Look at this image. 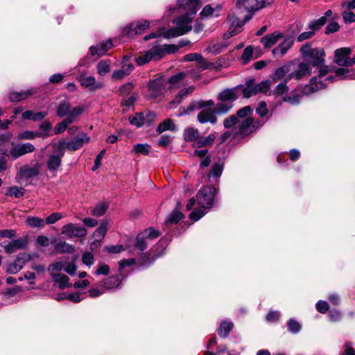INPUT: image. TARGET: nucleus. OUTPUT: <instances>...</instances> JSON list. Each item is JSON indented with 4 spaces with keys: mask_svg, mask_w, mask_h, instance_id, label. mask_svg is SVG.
I'll return each instance as SVG.
<instances>
[{
    "mask_svg": "<svg viewBox=\"0 0 355 355\" xmlns=\"http://www.w3.org/2000/svg\"><path fill=\"white\" fill-rule=\"evenodd\" d=\"M300 51L304 62L319 69V75L311 79V86L309 89H323L327 87L328 83H331L339 76L329 73V67L324 64L325 53L323 49L311 48L310 43L303 45Z\"/></svg>",
    "mask_w": 355,
    "mask_h": 355,
    "instance_id": "f257e3e1",
    "label": "nucleus"
},
{
    "mask_svg": "<svg viewBox=\"0 0 355 355\" xmlns=\"http://www.w3.org/2000/svg\"><path fill=\"white\" fill-rule=\"evenodd\" d=\"M193 17L184 14L173 19V23L175 24V28L166 30L159 28L157 32H153L144 37V40L147 41L159 36H163L166 39H171L179 37L189 32L192 29L191 22Z\"/></svg>",
    "mask_w": 355,
    "mask_h": 355,
    "instance_id": "f03ea898",
    "label": "nucleus"
},
{
    "mask_svg": "<svg viewBox=\"0 0 355 355\" xmlns=\"http://www.w3.org/2000/svg\"><path fill=\"white\" fill-rule=\"evenodd\" d=\"M179 49V47L175 44H160L156 42L149 50L146 51L144 55L136 58L138 65L145 64L152 60H159L166 54L175 53Z\"/></svg>",
    "mask_w": 355,
    "mask_h": 355,
    "instance_id": "7ed1b4c3",
    "label": "nucleus"
},
{
    "mask_svg": "<svg viewBox=\"0 0 355 355\" xmlns=\"http://www.w3.org/2000/svg\"><path fill=\"white\" fill-rule=\"evenodd\" d=\"M213 105H214V101L213 100H200L193 102L189 107V110L193 111L208 107L198 113L197 120L200 123H210L211 124H215L217 122L216 112L214 109L210 108V107Z\"/></svg>",
    "mask_w": 355,
    "mask_h": 355,
    "instance_id": "20e7f679",
    "label": "nucleus"
},
{
    "mask_svg": "<svg viewBox=\"0 0 355 355\" xmlns=\"http://www.w3.org/2000/svg\"><path fill=\"white\" fill-rule=\"evenodd\" d=\"M293 62H290L277 68L270 78L263 80L259 83V87L257 89H270L272 83H277V81L282 80L283 78H284V83H279L277 86L276 89H288V87L286 85V84L291 80L288 79V77L292 71V67H293Z\"/></svg>",
    "mask_w": 355,
    "mask_h": 355,
    "instance_id": "39448f33",
    "label": "nucleus"
},
{
    "mask_svg": "<svg viewBox=\"0 0 355 355\" xmlns=\"http://www.w3.org/2000/svg\"><path fill=\"white\" fill-rule=\"evenodd\" d=\"M113 47L112 40H108L96 45L91 46L89 49L88 55L80 59L78 66L86 67L89 64V56L94 58L95 60L105 55L107 52Z\"/></svg>",
    "mask_w": 355,
    "mask_h": 355,
    "instance_id": "423d86ee",
    "label": "nucleus"
},
{
    "mask_svg": "<svg viewBox=\"0 0 355 355\" xmlns=\"http://www.w3.org/2000/svg\"><path fill=\"white\" fill-rule=\"evenodd\" d=\"M238 98L234 90H223L218 95L219 102L214 110L218 114H225L233 107V102Z\"/></svg>",
    "mask_w": 355,
    "mask_h": 355,
    "instance_id": "0eeeda50",
    "label": "nucleus"
},
{
    "mask_svg": "<svg viewBox=\"0 0 355 355\" xmlns=\"http://www.w3.org/2000/svg\"><path fill=\"white\" fill-rule=\"evenodd\" d=\"M272 1L273 0H236V7L241 12L251 13L271 4Z\"/></svg>",
    "mask_w": 355,
    "mask_h": 355,
    "instance_id": "6e6552de",
    "label": "nucleus"
},
{
    "mask_svg": "<svg viewBox=\"0 0 355 355\" xmlns=\"http://www.w3.org/2000/svg\"><path fill=\"white\" fill-rule=\"evenodd\" d=\"M216 188L211 186L204 187L196 196L198 204L204 209H210L214 203Z\"/></svg>",
    "mask_w": 355,
    "mask_h": 355,
    "instance_id": "1a4fd4ad",
    "label": "nucleus"
},
{
    "mask_svg": "<svg viewBox=\"0 0 355 355\" xmlns=\"http://www.w3.org/2000/svg\"><path fill=\"white\" fill-rule=\"evenodd\" d=\"M10 146L6 156L12 160H15L26 154L33 153L35 150L34 146L31 143L15 144L12 142Z\"/></svg>",
    "mask_w": 355,
    "mask_h": 355,
    "instance_id": "9d476101",
    "label": "nucleus"
},
{
    "mask_svg": "<svg viewBox=\"0 0 355 355\" xmlns=\"http://www.w3.org/2000/svg\"><path fill=\"white\" fill-rule=\"evenodd\" d=\"M155 22L148 20H141L131 23L123 30V34L130 37H132L137 35H141L145 32L151 26H154Z\"/></svg>",
    "mask_w": 355,
    "mask_h": 355,
    "instance_id": "9b49d317",
    "label": "nucleus"
},
{
    "mask_svg": "<svg viewBox=\"0 0 355 355\" xmlns=\"http://www.w3.org/2000/svg\"><path fill=\"white\" fill-rule=\"evenodd\" d=\"M263 125L258 119H254L250 116L245 119L239 125L236 134L246 136L255 131Z\"/></svg>",
    "mask_w": 355,
    "mask_h": 355,
    "instance_id": "f8f14e48",
    "label": "nucleus"
},
{
    "mask_svg": "<svg viewBox=\"0 0 355 355\" xmlns=\"http://www.w3.org/2000/svg\"><path fill=\"white\" fill-rule=\"evenodd\" d=\"M251 17V15L248 14L245 15L242 19H240L234 14L230 15L229 17L230 21V26L228 32L224 34V38L225 40H227L230 37H232L233 35L237 34L240 31L238 29L241 28L245 24L246 21L250 20Z\"/></svg>",
    "mask_w": 355,
    "mask_h": 355,
    "instance_id": "ddd939ff",
    "label": "nucleus"
},
{
    "mask_svg": "<svg viewBox=\"0 0 355 355\" xmlns=\"http://www.w3.org/2000/svg\"><path fill=\"white\" fill-rule=\"evenodd\" d=\"M28 245V239L26 237L14 239L10 242H2L0 245L3 248L8 254H12L17 250L25 249Z\"/></svg>",
    "mask_w": 355,
    "mask_h": 355,
    "instance_id": "4468645a",
    "label": "nucleus"
},
{
    "mask_svg": "<svg viewBox=\"0 0 355 355\" xmlns=\"http://www.w3.org/2000/svg\"><path fill=\"white\" fill-rule=\"evenodd\" d=\"M31 254L27 253L19 254L15 260L8 265L7 272L10 274H16L20 271L24 265L31 259Z\"/></svg>",
    "mask_w": 355,
    "mask_h": 355,
    "instance_id": "2eb2a0df",
    "label": "nucleus"
},
{
    "mask_svg": "<svg viewBox=\"0 0 355 355\" xmlns=\"http://www.w3.org/2000/svg\"><path fill=\"white\" fill-rule=\"evenodd\" d=\"M62 234L69 239L74 237L81 238L87 234V230L83 227L77 226L73 223H68L62 227Z\"/></svg>",
    "mask_w": 355,
    "mask_h": 355,
    "instance_id": "dca6fc26",
    "label": "nucleus"
},
{
    "mask_svg": "<svg viewBox=\"0 0 355 355\" xmlns=\"http://www.w3.org/2000/svg\"><path fill=\"white\" fill-rule=\"evenodd\" d=\"M201 0H178L177 5L179 8L185 10L186 15L194 17L199 10Z\"/></svg>",
    "mask_w": 355,
    "mask_h": 355,
    "instance_id": "f3484780",
    "label": "nucleus"
},
{
    "mask_svg": "<svg viewBox=\"0 0 355 355\" xmlns=\"http://www.w3.org/2000/svg\"><path fill=\"white\" fill-rule=\"evenodd\" d=\"M294 44V37L291 35L284 37V40L272 51L275 57L284 56Z\"/></svg>",
    "mask_w": 355,
    "mask_h": 355,
    "instance_id": "a211bd4d",
    "label": "nucleus"
},
{
    "mask_svg": "<svg viewBox=\"0 0 355 355\" xmlns=\"http://www.w3.org/2000/svg\"><path fill=\"white\" fill-rule=\"evenodd\" d=\"M311 72V68L309 64L302 62L298 64L296 69H294L292 67V71L289 73L288 79L295 78V80H299L304 76L309 75Z\"/></svg>",
    "mask_w": 355,
    "mask_h": 355,
    "instance_id": "6ab92c4d",
    "label": "nucleus"
},
{
    "mask_svg": "<svg viewBox=\"0 0 355 355\" xmlns=\"http://www.w3.org/2000/svg\"><path fill=\"white\" fill-rule=\"evenodd\" d=\"M89 141L90 137L85 132H80L71 141L67 142V150L75 151L80 148L84 144L89 143Z\"/></svg>",
    "mask_w": 355,
    "mask_h": 355,
    "instance_id": "aec40b11",
    "label": "nucleus"
},
{
    "mask_svg": "<svg viewBox=\"0 0 355 355\" xmlns=\"http://www.w3.org/2000/svg\"><path fill=\"white\" fill-rule=\"evenodd\" d=\"M352 49L348 47H343L336 49L334 52V62L339 66L348 67L349 55Z\"/></svg>",
    "mask_w": 355,
    "mask_h": 355,
    "instance_id": "412c9836",
    "label": "nucleus"
},
{
    "mask_svg": "<svg viewBox=\"0 0 355 355\" xmlns=\"http://www.w3.org/2000/svg\"><path fill=\"white\" fill-rule=\"evenodd\" d=\"M222 7L218 4L206 5L200 13L201 19L218 17L221 12Z\"/></svg>",
    "mask_w": 355,
    "mask_h": 355,
    "instance_id": "4be33fe9",
    "label": "nucleus"
},
{
    "mask_svg": "<svg viewBox=\"0 0 355 355\" xmlns=\"http://www.w3.org/2000/svg\"><path fill=\"white\" fill-rule=\"evenodd\" d=\"M185 61H197L198 63V69L202 71L206 69H211L214 67L213 63H208L203 57L197 53H189L184 57Z\"/></svg>",
    "mask_w": 355,
    "mask_h": 355,
    "instance_id": "5701e85b",
    "label": "nucleus"
},
{
    "mask_svg": "<svg viewBox=\"0 0 355 355\" xmlns=\"http://www.w3.org/2000/svg\"><path fill=\"white\" fill-rule=\"evenodd\" d=\"M39 174V169L37 166L30 167L28 165L22 166L17 172V178L28 179L35 177Z\"/></svg>",
    "mask_w": 355,
    "mask_h": 355,
    "instance_id": "b1692460",
    "label": "nucleus"
},
{
    "mask_svg": "<svg viewBox=\"0 0 355 355\" xmlns=\"http://www.w3.org/2000/svg\"><path fill=\"white\" fill-rule=\"evenodd\" d=\"M283 34L279 32H274L272 34L267 35L261 39V42L264 48H270L278 42L283 37Z\"/></svg>",
    "mask_w": 355,
    "mask_h": 355,
    "instance_id": "393cba45",
    "label": "nucleus"
},
{
    "mask_svg": "<svg viewBox=\"0 0 355 355\" xmlns=\"http://www.w3.org/2000/svg\"><path fill=\"white\" fill-rule=\"evenodd\" d=\"M288 90H273V95L277 97H281L283 101L288 102L291 105H295L299 103L300 96L296 94L288 95L287 92Z\"/></svg>",
    "mask_w": 355,
    "mask_h": 355,
    "instance_id": "a878e982",
    "label": "nucleus"
},
{
    "mask_svg": "<svg viewBox=\"0 0 355 355\" xmlns=\"http://www.w3.org/2000/svg\"><path fill=\"white\" fill-rule=\"evenodd\" d=\"M121 275L111 276L104 279L102 282V286L104 288L109 290L118 287L121 282Z\"/></svg>",
    "mask_w": 355,
    "mask_h": 355,
    "instance_id": "bb28decb",
    "label": "nucleus"
},
{
    "mask_svg": "<svg viewBox=\"0 0 355 355\" xmlns=\"http://www.w3.org/2000/svg\"><path fill=\"white\" fill-rule=\"evenodd\" d=\"M215 139V134H210L206 137H200V135H198V139H197V141L193 143V146L195 148H201L211 146L214 141Z\"/></svg>",
    "mask_w": 355,
    "mask_h": 355,
    "instance_id": "cd10ccee",
    "label": "nucleus"
},
{
    "mask_svg": "<svg viewBox=\"0 0 355 355\" xmlns=\"http://www.w3.org/2000/svg\"><path fill=\"white\" fill-rule=\"evenodd\" d=\"M53 282L58 284L60 289H64L71 286L69 284V278L64 274H58L51 277Z\"/></svg>",
    "mask_w": 355,
    "mask_h": 355,
    "instance_id": "c85d7f7f",
    "label": "nucleus"
},
{
    "mask_svg": "<svg viewBox=\"0 0 355 355\" xmlns=\"http://www.w3.org/2000/svg\"><path fill=\"white\" fill-rule=\"evenodd\" d=\"M33 94L30 91H13L10 93L9 98L12 102H19Z\"/></svg>",
    "mask_w": 355,
    "mask_h": 355,
    "instance_id": "c756f323",
    "label": "nucleus"
},
{
    "mask_svg": "<svg viewBox=\"0 0 355 355\" xmlns=\"http://www.w3.org/2000/svg\"><path fill=\"white\" fill-rule=\"evenodd\" d=\"M198 130L194 128H188L185 129L183 134L185 141H193V143H195V141H197V139H198Z\"/></svg>",
    "mask_w": 355,
    "mask_h": 355,
    "instance_id": "7c9ffc66",
    "label": "nucleus"
},
{
    "mask_svg": "<svg viewBox=\"0 0 355 355\" xmlns=\"http://www.w3.org/2000/svg\"><path fill=\"white\" fill-rule=\"evenodd\" d=\"M61 162L62 157L53 154L49 156L46 162L47 168L50 171H55L60 166Z\"/></svg>",
    "mask_w": 355,
    "mask_h": 355,
    "instance_id": "2f4dec72",
    "label": "nucleus"
},
{
    "mask_svg": "<svg viewBox=\"0 0 355 355\" xmlns=\"http://www.w3.org/2000/svg\"><path fill=\"white\" fill-rule=\"evenodd\" d=\"M67 142L64 139H60L58 143L53 145V149L55 155L60 156L62 158L64 155L65 150H67Z\"/></svg>",
    "mask_w": 355,
    "mask_h": 355,
    "instance_id": "473e14b6",
    "label": "nucleus"
},
{
    "mask_svg": "<svg viewBox=\"0 0 355 355\" xmlns=\"http://www.w3.org/2000/svg\"><path fill=\"white\" fill-rule=\"evenodd\" d=\"M46 116V113L44 112H34L31 110L25 111L22 114V117L24 119H31L33 121L41 120Z\"/></svg>",
    "mask_w": 355,
    "mask_h": 355,
    "instance_id": "72a5a7b5",
    "label": "nucleus"
},
{
    "mask_svg": "<svg viewBox=\"0 0 355 355\" xmlns=\"http://www.w3.org/2000/svg\"><path fill=\"white\" fill-rule=\"evenodd\" d=\"M332 15V11L331 10H328L324 15L321 17L320 18L313 20L310 22V27L313 28H320L322 26H324L327 23V18L331 17Z\"/></svg>",
    "mask_w": 355,
    "mask_h": 355,
    "instance_id": "f704fd0d",
    "label": "nucleus"
},
{
    "mask_svg": "<svg viewBox=\"0 0 355 355\" xmlns=\"http://www.w3.org/2000/svg\"><path fill=\"white\" fill-rule=\"evenodd\" d=\"M64 266L65 262L64 261H57L55 263H51L48 268V271L51 277L53 275L60 274V272L64 270Z\"/></svg>",
    "mask_w": 355,
    "mask_h": 355,
    "instance_id": "c9c22d12",
    "label": "nucleus"
},
{
    "mask_svg": "<svg viewBox=\"0 0 355 355\" xmlns=\"http://www.w3.org/2000/svg\"><path fill=\"white\" fill-rule=\"evenodd\" d=\"M129 122L131 125L140 128L145 125L144 114L137 112L134 116L129 117Z\"/></svg>",
    "mask_w": 355,
    "mask_h": 355,
    "instance_id": "e433bc0d",
    "label": "nucleus"
},
{
    "mask_svg": "<svg viewBox=\"0 0 355 355\" xmlns=\"http://www.w3.org/2000/svg\"><path fill=\"white\" fill-rule=\"evenodd\" d=\"M150 145L147 144H137L133 146L132 153L136 155H147L150 153Z\"/></svg>",
    "mask_w": 355,
    "mask_h": 355,
    "instance_id": "4c0bfd02",
    "label": "nucleus"
},
{
    "mask_svg": "<svg viewBox=\"0 0 355 355\" xmlns=\"http://www.w3.org/2000/svg\"><path fill=\"white\" fill-rule=\"evenodd\" d=\"M25 193V189L23 187H19L17 186L10 187L8 189L6 193V196L19 198L24 196Z\"/></svg>",
    "mask_w": 355,
    "mask_h": 355,
    "instance_id": "58836bf2",
    "label": "nucleus"
},
{
    "mask_svg": "<svg viewBox=\"0 0 355 355\" xmlns=\"http://www.w3.org/2000/svg\"><path fill=\"white\" fill-rule=\"evenodd\" d=\"M55 250L57 253H72L74 251V248L66 243V242H59L55 246Z\"/></svg>",
    "mask_w": 355,
    "mask_h": 355,
    "instance_id": "ea45409f",
    "label": "nucleus"
},
{
    "mask_svg": "<svg viewBox=\"0 0 355 355\" xmlns=\"http://www.w3.org/2000/svg\"><path fill=\"white\" fill-rule=\"evenodd\" d=\"M175 130V125L173 123V121L171 119H166L163 122L159 124L157 132L159 134L162 133L164 131L166 130Z\"/></svg>",
    "mask_w": 355,
    "mask_h": 355,
    "instance_id": "a19ab883",
    "label": "nucleus"
},
{
    "mask_svg": "<svg viewBox=\"0 0 355 355\" xmlns=\"http://www.w3.org/2000/svg\"><path fill=\"white\" fill-rule=\"evenodd\" d=\"M233 328L232 322L224 321L221 322L218 328V333L220 337L225 338Z\"/></svg>",
    "mask_w": 355,
    "mask_h": 355,
    "instance_id": "79ce46f5",
    "label": "nucleus"
},
{
    "mask_svg": "<svg viewBox=\"0 0 355 355\" xmlns=\"http://www.w3.org/2000/svg\"><path fill=\"white\" fill-rule=\"evenodd\" d=\"M336 76L340 78L355 79V70H350L346 68H338L336 70Z\"/></svg>",
    "mask_w": 355,
    "mask_h": 355,
    "instance_id": "37998d69",
    "label": "nucleus"
},
{
    "mask_svg": "<svg viewBox=\"0 0 355 355\" xmlns=\"http://www.w3.org/2000/svg\"><path fill=\"white\" fill-rule=\"evenodd\" d=\"M107 209L108 205L105 202H100L92 209L91 213L93 216L99 217L104 215Z\"/></svg>",
    "mask_w": 355,
    "mask_h": 355,
    "instance_id": "c03bdc74",
    "label": "nucleus"
},
{
    "mask_svg": "<svg viewBox=\"0 0 355 355\" xmlns=\"http://www.w3.org/2000/svg\"><path fill=\"white\" fill-rule=\"evenodd\" d=\"M26 223L29 227H31L42 228L44 226V222L43 219L35 216H28L26 218Z\"/></svg>",
    "mask_w": 355,
    "mask_h": 355,
    "instance_id": "a18cd8bd",
    "label": "nucleus"
},
{
    "mask_svg": "<svg viewBox=\"0 0 355 355\" xmlns=\"http://www.w3.org/2000/svg\"><path fill=\"white\" fill-rule=\"evenodd\" d=\"M96 69L100 76H105L110 71V62L107 60H101L98 63Z\"/></svg>",
    "mask_w": 355,
    "mask_h": 355,
    "instance_id": "49530a36",
    "label": "nucleus"
},
{
    "mask_svg": "<svg viewBox=\"0 0 355 355\" xmlns=\"http://www.w3.org/2000/svg\"><path fill=\"white\" fill-rule=\"evenodd\" d=\"M82 86L89 87L95 83V78L86 73L81 74L78 78Z\"/></svg>",
    "mask_w": 355,
    "mask_h": 355,
    "instance_id": "de8ad7c7",
    "label": "nucleus"
},
{
    "mask_svg": "<svg viewBox=\"0 0 355 355\" xmlns=\"http://www.w3.org/2000/svg\"><path fill=\"white\" fill-rule=\"evenodd\" d=\"M184 217V215L182 212L174 210L167 218L166 220V224H176L178 223L181 219H182Z\"/></svg>",
    "mask_w": 355,
    "mask_h": 355,
    "instance_id": "09e8293b",
    "label": "nucleus"
},
{
    "mask_svg": "<svg viewBox=\"0 0 355 355\" xmlns=\"http://www.w3.org/2000/svg\"><path fill=\"white\" fill-rule=\"evenodd\" d=\"M52 125L49 121H44L40 125V131L37 132L39 137H47L49 136V132L51 130Z\"/></svg>",
    "mask_w": 355,
    "mask_h": 355,
    "instance_id": "8fccbe9b",
    "label": "nucleus"
},
{
    "mask_svg": "<svg viewBox=\"0 0 355 355\" xmlns=\"http://www.w3.org/2000/svg\"><path fill=\"white\" fill-rule=\"evenodd\" d=\"M287 327L288 331L294 334L299 333L301 330V325L293 318H291L288 321Z\"/></svg>",
    "mask_w": 355,
    "mask_h": 355,
    "instance_id": "3c124183",
    "label": "nucleus"
},
{
    "mask_svg": "<svg viewBox=\"0 0 355 355\" xmlns=\"http://www.w3.org/2000/svg\"><path fill=\"white\" fill-rule=\"evenodd\" d=\"M223 170V163L218 162L217 163H215L210 172H209V177L212 176L214 178H218L221 175L222 172Z\"/></svg>",
    "mask_w": 355,
    "mask_h": 355,
    "instance_id": "603ef678",
    "label": "nucleus"
},
{
    "mask_svg": "<svg viewBox=\"0 0 355 355\" xmlns=\"http://www.w3.org/2000/svg\"><path fill=\"white\" fill-rule=\"evenodd\" d=\"M146 239L141 233L139 234L137 237V241L135 243V247L140 251H144L146 249L148 244L146 242Z\"/></svg>",
    "mask_w": 355,
    "mask_h": 355,
    "instance_id": "864d4df0",
    "label": "nucleus"
},
{
    "mask_svg": "<svg viewBox=\"0 0 355 355\" xmlns=\"http://www.w3.org/2000/svg\"><path fill=\"white\" fill-rule=\"evenodd\" d=\"M107 231V223L103 222L101 225L95 230L94 236L98 238V240H101L105 235Z\"/></svg>",
    "mask_w": 355,
    "mask_h": 355,
    "instance_id": "5fc2aeb1",
    "label": "nucleus"
},
{
    "mask_svg": "<svg viewBox=\"0 0 355 355\" xmlns=\"http://www.w3.org/2000/svg\"><path fill=\"white\" fill-rule=\"evenodd\" d=\"M239 123L238 117L234 114H232L224 119L223 125L225 128H230Z\"/></svg>",
    "mask_w": 355,
    "mask_h": 355,
    "instance_id": "6e6d98bb",
    "label": "nucleus"
},
{
    "mask_svg": "<svg viewBox=\"0 0 355 355\" xmlns=\"http://www.w3.org/2000/svg\"><path fill=\"white\" fill-rule=\"evenodd\" d=\"M252 112V109L251 108L250 106H245L241 109H239L236 113V116L238 117V119L239 120V119H243V120L249 115H250Z\"/></svg>",
    "mask_w": 355,
    "mask_h": 355,
    "instance_id": "4d7b16f0",
    "label": "nucleus"
},
{
    "mask_svg": "<svg viewBox=\"0 0 355 355\" xmlns=\"http://www.w3.org/2000/svg\"><path fill=\"white\" fill-rule=\"evenodd\" d=\"M69 110H70L69 104L67 102H63L59 105V106L58 107L57 114L59 116L63 117L67 115L68 116Z\"/></svg>",
    "mask_w": 355,
    "mask_h": 355,
    "instance_id": "13d9d810",
    "label": "nucleus"
},
{
    "mask_svg": "<svg viewBox=\"0 0 355 355\" xmlns=\"http://www.w3.org/2000/svg\"><path fill=\"white\" fill-rule=\"evenodd\" d=\"M18 139L31 140L36 137H39L37 132H33L30 130H26L24 132L18 134Z\"/></svg>",
    "mask_w": 355,
    "mask_h": 355,
    "instance_id": "bf43d9fd",
    "label": "nucleus"
},
{
    "mask_svg": "<svg viewBox=\"0 0 355 355\" xmlns=\"http://www.w3.org/2000/svg\"><path fill=\"white\" fill-rule=\"evenodd\" d=\"M309 28L311 31L304 32V33H301L300 35H299V36L297 37L298 42H303L306 40H308V39L312 37L314 35L315 31L319 29V28H311L310 24H309Z\"/></svg>",
    "mask_w": 355,
    "mask_h": 355,
    "instance_id": "052dcab7",
    "label": "nucleus"
},
{
    "mask_svg": "<svg viewBox=\"0 0 355 355\" xmlns=\"http://www.w3.org/2000/svg\"><path fill=\"white\" fill-rule=\"evenodd\" d=\"M71 123V121L69 119H64L62 122L59 123L54 128V132L55 135H58L64 132L69 125Z\"/></svg>",
    "mask_w": 355,
    "mask_h": 355,
    "instance_id": "680f3d73",
    "label": "nucleus"
},
{
    "mask_svg": "<svg viewBox=\"0 0 355 355\" xmlns=\"http://www.w3.org/2000/svg\"><path fill=\"white\" fill-rule=\"evenodd\" d=\"M83 109L82 107H75L71 111H69L66 119H69L70 121H71L72 123L83 113Z\"/></svg>",
    "mask_w": 355,
    "mask_h": 355,
    "instance_id": "e2e57ef3",
    "label": "nucleus"
},
{
    "mask_svg": "<svg viewBox=\"0 0 355 355\" xmlns=\"http://www.w3.org/2000/svg\"><path fill=\"white\" fill-rule=\"evenodd\" d=\"M253 49L251 46H248L243 51L241 60L244 64H247L252 58Z\"/></svg>",
    "mask_w": 355,
    "mask_h": 355,
    "instance_id": "0e129e2a",
    "label": "nucleus"
},
{
    "mask_svg": "<svg viewBox=\"0 0 355 355\" xmlns=\"http://www.w3.org/2000/svg\"><path fill=\"white\" fill-rule=\"evenodd\" d=\"M141 234L148 239L153 240L159 236V232L153 228H148L144 230Z\"/></svg>",
    "mask_w": 355,
    "mask_h": 355,
    "instance_id": "69168bd1",
    "label": "nucleus"
},
{
    "mask_svg": "<svg viewBox=\"0 0 355 355\" xmlns=\"http://www.w3.org/2000/svg\"><path fill=\"white\" fill-rule=\"evenodd\" d=\"M228 44H229L227 42L216 43L211 46V51L214 54H218L222 52L228 46Z\"/></svg>",
    "mask_w": 355,
    "mask_h": 355,
    "instance_id": "338daca9",
    "label": "nucleus"
},
{
    "mask_svg": "<svg viewBox=\"0 0 355 355\" xmlns=\"http://www.w3.org/2000/svg\"><path fill=\"white\" fill-rule=\"evenodd\" d=\"M62 218L63 216L61 213L54 212L46 218V223L49 225L54 224Z\"/></svg>",
    "mask_w": 355,
    "mask_h": 355,
    "instance_id": "774afa93",
    "label": "nucleus"
}]
</instances>
